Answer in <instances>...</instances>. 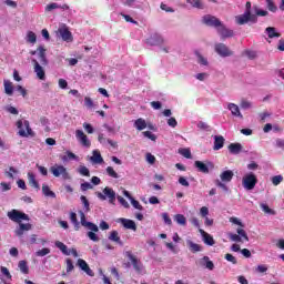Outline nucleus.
Here are the masks:
<instances>
[{"label":"nucleus","mask_w":284,"mask_h":284,"mask_svg":"<svg viewBox=\"0 0 284 284\" xmlns=\"http://www.w3.org/2000/svg\"><path fill=\"white\" fill-rule=\"evenodd\" d=\"M55 247H58V250L61 251L65 256H70V251H68V246L63 242L57 241Z\"/></svg>","instance_id":"obj_34"},{"label":"nucleus","mask_w":284,"mask_h":284,"mask_svg":"<svg viewBox=\"0 0 284 284\" xmlns=\"http://www.w3.org/2000/svg\"><path fill=\"white\" fill-rule=\"evenodd\" d=\"M98 197H100L101 201H105V199L109 197V203H114V201H116V193L114 190L106 186L104 187L103 193H98Z\"/></svg>","instance_id":"obj_11"},{"label":"nucleus","mask_w":284,"mask_h":284,"mask_svg":"<svg viewBox=\"0 0 284 284\" xmlns=\"http://www.w3.org/2000/svg\"><path fill=\"white\" fill-rule=\"evenodd\" d=\"M80 187H81L82 192H88V190H92L93 186L89 182H84V183L81 184Z\"/></svg>","instance_id":"obj_60"},{"label":"nucleus","mask_w":284,"mask_h":284,"mask_svg":"<svg viewBox=\"0 0 284 284\" xmlns=\"http://www.w3.org/2000/svg\"><path fill=\"white\" fill-rule=\"evenodd\" d=\"M265 32L267 33L268 39H280L281 33L276 32V28L268 27L265 29Z\"/></svg>","instance_id":"obj_27"},{"label":"nucleus","mask_w":284,"mask_h":284,"mask_svg":"<svg viewBox=\"0 0 284 284\" xmlns=\"http://www.w3.org/2000/svg\"><path fill=\"white\" fill-rule=\"evenodd\" d=\"M14 174H19V171L14 169V166H10L9 171L6 172V176H8V179H14Z\"/></svg>","instance_id":"obj_43"},{"label":"nucleus","mask_w":284,"mask_h":284,"mask_svg":"<svg viewBox=\"0 0 284 284\" xmlns=\"http://www.w3.org/2000/svg\"><path fill=\"white\" fill-rule=\"evenodd\" d=\"M1 273H2L3 276H6L7 278H12V275L10 274V271H9L8 267H6V266H1Z\"/></svg>","instance_id":"obj_63"},{"label":"nucleus","mask_w":284,"mask_h":284,"mask_svg":"<svg viewBox=\"0 0 284 284\" xmlns=\"http://www.w3.org/2000/svg\"><path fill=\"white\" fill-rule=\"evenodd\" d=\"M131 205H133V207H135V210H143V205H141V203L136 200L131 199Z\"/></svg>","instance_id":"obj_61"},{"label":"nucleus","mask_w":284,"mask_h":284,"mask_svg":"<svg viewBox=\"0 0 284 284\" xmlns=\"http://www.w3.org/2000/svg\"><path fill=\"white\" fill-rule=\"evenodd\" d=\"M51 174L55 176V179H59V176H62L64 181H70V173L68 172V169L61 164H54L50 168Z\"/></svg>","instance_id":"obj_2"},{"label":"nucleus","mask_w":284,"mask_h":284,"mask_svg":"<svg viewBox=\"0 0 284 284\" xmlns=\"http://www.w3.org/2000/svg\"><path fill=\"white\" fill-rule=\"evenodd\" d=\"M272 183L273 185H281L283 183V178L282 175H275L272 178Z\"/></svg>","instance_id":"obj_55"},{"label":"nucleus","mask_w":284,"mask_h":284,"mask_svg":"<svg viewBox=\"0 0 284 284\" xmlns=\"http://www.w3.org/2000/svg\"><path fill=\"white\" fill-rule=\"evenodd\" d=\"M200 234L203 237V242L205 245H214L216 242L214 241V237L210 235L207 232H205L203 229H200Z\"/></svg>","instance_id":"obj_19"},{"label":"nucleus","mask_w":284,"mask_h":284,"mask_svg":"<svg viewBox=\"0 0 284 284\" xmlns=\"http://www.w3.org/2000/svg\"><path fill=\"white\" fill-rule=\"evenodd\" d=\"M174 221L179 225H187V220L185 219V215H183V214H176L174 217Z\"/></svg>","instance_id":"obj_37"},{"label":"nucleus","mask_w":284,"mask_h":284,"mask_svg":"<svg viewBox=\"0 0 284 284\" xmlns=\"http://www.w3.org/2000/svg\"><path fill=\"white\" fill-rule=\"evenodd\" d=\"M30 54L34 57V54H38L40 59V65H48V58L45 57V48L43 45L38 47L37 50L30 51Z\"/></svg>","instance_id":"obj_12"},{"label":"nucleus","mask_w":284,"mask_h":284,"mask_svg":"<svg viewBox=\"0 0 284 284\" xmlns=\"http://www.w3.org/2000/svg\"><path fill=\"white\" fill-rule=\"evenodd\" d=\"M225 258L229 261V263H233V265H236L237 263L236 257L230 253L225 254Z\"/></svg>","instance_id":"obj_59"},{"label":"nucleus","mask_w":284,"mask_h":284,"mask_svg":"<svg viewBox=\"0 0 284 284\" xmlns=\"http://www.w3.org/2000/svg\"><path fill=\"white\" fill-rule=\"evenodd\" d=\"M143 136L146 139H150L151 141H156V135L152 133V131H144Z\"/></svg>","instance_id":"obj_57"},{"label":"nucleus","mask_w":284,"mask_h":284,"mask_svg":"<svg viewBox=\"0 0 284 284\" xmlns=\"http://www.w3.org/2000/svg\"><path fill=\"white\" fill-rule=\"evenodd\" d=\"M202 23H204V26H209V28H216V30H219L221 28V26L223 24V22H221L219 20V18L212 16V14H206L202 18Z\"/></svg>","instance_id":"obj_6"},{"label":"nucleus","mask_w":284,"mask_h":284,"mask_svg":"<svg viewBox=\"0 0 284 284\" xmlns=\"http://www.w3.org/2000/svg\"><path fill=\"white\" fill-rule=\"evenodd\" d=\"M194 168H196L197 172H201L202 174H210V170H214V163L210 161L205 163L202 161H195Z\"/></svg>","instance_id":"obj_8"},{"label":"nucleus","mask_w":284,"mask_h":284,"mask_svg":"<svg viewBox=\"0 0 284 284\" xmlns=\"http://www.w3.org/2000/svg\"><path fill=\"white\" fill-rule=\"evenodd\" d=\"M134 128H136V130H139V131L145 130L148 128V123L145 122V120L143 118H139L134 122Z\"/></svg>","instance_id":"obj_33"},{"label":"nucleus","mask_w":284,"mask_h":284,"mask_svg":"<svg viewBox=\"0 0 284 284\" xmlns=\"http://www.w3.org/2000/svg\"><path fill=\"white\" fill-rule=\"evenodd\" d=\"M229 110L233 114V116H239L240 119H243V114H241V110L239 109V105L234 103L229 104Z\"/></svg>","instance_id":"obj_29"},{"label":"nucleus","mask_w":284,"mask_h":284,"mask_svg":"<svg viewBox=\"0 0 284 284\" xmlns=\"http://www.w3.org/2000/svg\"><path fill=\"white\" fill-rule=\"evenodd\" d=\"M88 237L90 239V241L99 243V236L97 235V233H94V231L88 232Z\"/></svg>","instance_id":"obj_54"},{"label":"nucleus","mask_w":284,"mask_h":284,"mask_svg":"<svg viewBox=\"0 0 284 284\" xmlns=\"http://www.w3.org/2000/svg\"><path fill=\"white\" fill-rule=\"evenodd\" d=\"M215 52L220 54V57H232V51L223 43L215 44Z\"/></svg>","instance_id":"obj_14"},{"label":"nucleus","mask_w":284,"mask_h":284,"mask_svg":"<svg viewBox=\"0 0 284 284\" xmlns=\"http://www.w3.org/2000/svg\"><path fill=\"white\" fill-rule=\"evenodd\" d=\"M128 258H130L133 270H135L136 274H143L145 272V266H143V263L141 260L136 258L132 253L128 252L126 253Z\"/></svg>","instance_id":"obj_7"},{"label":"nucleus","mask_w":284,"mask_h":284,"mask_svg":"<svg viewBox=\"0 0 284 284\" xmlns=\"http://www.w3.org/2000/svg\"><path fill=\"white\" fill-rule=\"evenodd\" d=\"M92 163L101 164L103 163V156H101V152L94 150L93 155L91 156Z\"/></svg>","instance_id":"obj_35"},{"label":"nucleus","mask_w":284,"mask_h":284,"mask_svg":"<svg viewBox=\"0 0 284 284\" xmlns=\"http://www.w3.org/2000/svg\"><path fill=\"white\" fill-rule=\"evenodd\" d=\"M30 230H32V224L30 223L23 224L20 222L19 227L16 230V234L17 236H23V233L30 232Z\"/></svg>","instance_id":"obj_20"},{"label":"nucleus","mask_w":284,"mask_h":284,"mask_svg":"<svg viewBox=\"0 0 284 284\" xmlns=\"http://www.w3.org/2000/svg\"><path fill=\"white\" fill-rule=\"evenodd\" d=\"M217 33L222 39H232V37H234V31L232 29H227L223 23L217 29Z\"/></svg>","instance_id":"obj_15"},{"label":"nucleus","mask_w":284,"mask_h":284,"mask_svg":"<svg viewBox=\"0 0 284 284\" xmlns=\"http://www.w3.org/2000/svg\"><path fill=\"white\" fill-rule=\"evenodd\" d=\"M78 172L81 176H87V178H90V169H88V166H84V165H80L78 168Z\"/></svg>","instance_id":"obj_38"},{"label":"nucleus","mask_w":284,"mask_h":284,"mask_svg":"<svg viewBox=\"0 0 284 284\" xmlns=\"http://www.w3.org/2000/svg\"><path fill=\"white\" fill-rule=\"evenodd\" d=\"M109 241H113V243H118V245H123V242L121 241V236H119L118 231H112L110 233Z\"/></svg>","instance_id":"obj_32"},{"label":"nucleus","mask_w":284,"mask_h":284,"mask_svg":"<svg viewBox=\"0 0 284 284\" xmlns=\"http://www.w3.org/2000/svg\"><path fill=\"white\" fill-rule=\"evenodd\" d=\"M88 230H91V232H99V226H97V224L89 222L87 224Z\"/></svg>","instance_id":"obj_62"},{"label":"nucleus","mask_w":284,"mask_h":284,"mask_svg":"<svg viewBox=\"0 0 284 284\" xmlns=\"http://www.w3.org/2000/svg\"><path fill=\"white\" fill-rule=\"evenodd\" d=\"M216 187H221L224 192H230V187L226 186L225 183L221 182V180H215Z\"/></svg>","instance_id":"obj_51"},{"label":"nucleus","mask_w":284,"mask_h":284,"mask_svg":"<svg viewBox=\"0 0 284 284\" xmlns=\"http://www.w3.org/2000/svg\"><path fill=\"white\" fill-rule=\"evenodd\" d=\"M120 222L125 230H133V232H136V223L133 220L120 219Z\"/></svg>","instance_id":"obj_22"},{"label":"nucleus","mask_w":284,"mask_h":284,"mask_svg":"<svg viewBox=\"0 0 284 284\" xmlns=\"http://www.w3.org/2000/svg\"><path fill=\"white\" fill-rule=\"evenodd\" d=\"M145 159L150 165H154V163H156V158L152 155V153H146Z\"/></svg>","instance_id":"obj_56"},{"label":"nucleus","mask_w":284,"mask_h":284,"mask_svg":"<svg viewBox=\"0 0 284 284\" xmlns=\"http://www.w3.org/2000/svg\"><path fill=\"white\" fill-rule=\"evenodd\" d=\"M195 57H197V62L200 65H209L207 59L204 58L199 51H195Z\"/></svg>","instance_id":"obj_41"},{"label":"nucleus","mask_w":284,"mask_h":284,"mask_svg":"<svg viewBox=\"0 0 284 284\" xmlns=\"http://www.w3.org/2000/svg\"><path fill=\"white\" fill-rule=\"evenodd\" d=\"M106 174L108 176H111V179H119V173H116L112 166L106 168Z\"/></svg>","instance_id":"obj_42"},{"label":"nucleus","mask_w":284,"mask_h":284,"mask_svg":"<svg viewBox=\"0 0 284 284\" xmlns=\"http://www.w3.org/2000/svg\"><path fill=\"white\" fill-rule=\"evenodd\" d=\"M256 183H258V179L254 173L246 174L242 180L244 190H254V187H256Z\"/></svg>","instance_id":"obj_5"},{"label":"nucleus","mask_w":284,"mask_h":284,"mask_svg":"<svg viewBox=\"0 0 284 284\" xmlns=\"http://www.w3.org/2000/svg\"><path fill=\"white\" fill-rule=\"evenodd\" d=\"M229 151L231 154H241L243 151V145L241 143H231L229 145Z\"/></svg>","instance_id":"obj_25"},{"label":"nucleus","mask_w":284,"mask_h":284,"mask_svg":"<svg viewBox=\"0 0 284 284\" xmlns=\"http://www.w3.org/2000/svg\"><path fill=\"white\" fill-rule=\"evenodd\" d=\"M75 136H77L78 141H80L81 145H83L84 148H90V145H91L90 140H88V135H85V133H83V131L77 130Z\"/></svg>","instance_id":"obj_16"},{"label":"nucleus","mask_w":284,"mask_h":284,"mask_svg":"<svg viewBox=\"0 0 284 284\" xmlns=\"http://www.w3.org/2000/svg\"><path fill=\"white\" fill-rule=\"evenodd\" d=\"M58 34L61 37L62 41H65L67 43H71L73 41L72 32L68 28V26L63 24L58 29Z\"/></svg>","instance_id":"obj_10"},{"label":"nucleus","mask_w":284,"mask_h":284,"mask_svg":"<svg viewBox=\"0 0 284 284\" xmlns=\"http://www.w3.org/2000/svg\"><path fill=\"white\" fill-rule=\"evenodd\" d=\"M7 215L8 219H10V221H13V223H21V221H30V216H28V214L17 209L9 211Z\"/></svg>","instance_id":"obj_4"},{"label":"nucleus","mask_w":284,"mask_h":284,"mask_svg":"<svg viewBox=\"0 0 284 284\" xmlns=\"http://www.w3.org/2000/svg\"><path fill=\"white\" fill-rule=\"evenodd\" d=\"M186 245L190 252H192L193 254H196V252H201L203 250V246H201V244H196L192 242V240L186 241Z\"/></svg>","instance_id":"obj_24"},{"label":"nucleus","mask_w":284,"mask_h":284,"mask_svg":"<svg viewBox=\"0 0 284 284\" xmlns=\"http://www.w3.org/2000/svg\"><path fill=\"white\" fill-rule=\"evenodd\" d=\"M265 1H266L267 9L270 10V12H276V10H278L276 4L274 3V0H265Z\"/></svg>","instance_id":"obj_45"},{"label":"nucleus","mask_w":284,"mask_h":284,"mask_svg":"<svg viewBox=\"0 0 284 284\" xmlns=\"http://www.w3.org/2000/svg\"><path fill=\"white\" fill-rule=\"evenodd\" d=\"M256 23L258 21V18L256 14H252L250 11H245L243 14L235 17V22L237 26H245V23Z\"/></svg>","instance_id":"obj_3"},{"label":"nucleus","mask_w":284,"mask_h":284,"mask_svg":"<svg viewBox=\"0 0 284 284\" xmlns=\"http://www.w3.org/2000/svg\"><path fill=\"white\" fill-rule=\"evenodd\" d=\"M28 179H29V184L31 185V187H34L36 190H41V186L39 185V182L37 181L34 173L29 172Z\"/></svg>","instance_id":"obj_26"},{"label":"nucleus","mask_w":284,"mask_h":284,"mask_svg":"<svg viewBox=\"0 0 284 284\" xmlns=\"http://www.w3.org/2000/svg\"><path fill=\"white\" fill-rule=\"evenodd\" d=\"M151 106L153 108V110H161V108H163V104L159 101H152Z\"/></svg>","instance_id":"obj_64"},{"label":"nucleus","mask_w":284,"mask_h":284,"mask_svg":"<svg viewBox=\"0 0 284 284\" xmlns=\"http://www.w3.org/2000/svg\"><path fill=\"white\" fill-rule=\"evenodd\" d=\"M78 266L80 267V270H82V272H85V274H88V276H94V271H92V268H90V265H88V262H85V260L79 258Z\"/></svg>","instance_id":"obj_17"},{"label":"nucleus","mask_w":284,"mask_h":284,"mask_svg":"<svg viewBox=\"0 0 284 284\" xmlns=\"http://www.w3.org/2000/svg\"><path fill=\"white\" fill-rule=\"evenodd\" d=\"M200 214L203 219H206L207 217V214H210V209H207V206H202L200 209Z\"/></svg>","instance_id":"obj_58"},{"label":"nucleus","mask_w":284,"mask_h":284,"mask_svg":"<svg viewBox=\"0 0 284 284\" xmlns=\"http://www.w3.org/2000/svg\"><path fill=\"white\" fill-rule=\"evenodd\" d=\"M237 234L235 233H230L229 239L230 241H233L234 243H241L242 239L244 241H250V236H247V233L243 229H237L236 230Z\"/></svg>","instance_id":"obj_9"},{"label":"nucleus","mask_w":284,"mask_h":284,"mask_svg":"<svg viewBox=\"0 0 284 284\" xmlns=\"http://www.w3.org/2000/svg\"><path fill=\"white\" fill-rule=\"evenodd\" d=\"M50 254V248L44 247L36 252V256H48Z\"/></svg>","instance_id":"obj_52"},{"label":"nucleus","mask_w":284,"mask_h":284,"mask_svg":"<svg viewBox=\"0 0 284 284\" xmlns=\"http://www.w3.org/2000/svg\"><path fill=\"white\" fill-rule=\"evenodd\" d=\"M222 183H230L234 179V172L232 170H226L220 174Z\"/></svg>","instance_id":"obj_21"},{"label":"nucleus","mask_w":284,"mask_h":284,"mask_svg":"<svg viewBox=\"0 0 284 284\" xmlns=\"http://www.w3.org/2000/svg\"><path fill=\"white\" fill-rule=\"evenodd\" d=\"M42 194L49 196L50 199H57V193L50 190V186L48 184H42Z\"/></svg>","instance_id":"obj_31"},{"label":"nucleus","mask_w":284,"mask_h":284,"mask_svg":"<svg viewBox=\"0 0 284 284\" xmlns=\"http://www.w3.org/2000/svg\"><path fill=\"white\" fill-rule=\"evenodd\" d=\"M223 145H225V138L223 135H215L213 150H222Z\"/></svg>","instance_id":"obj_23"},{"label":"nucleus","mask_w":284,"mask_h":284,"mask_svg":"<svg viewBox=\"0 0 284 284\" xmlns=\"http://www.w3.org/2000/svg\"><path fill=\"white\" fill-rule=\"evenodd\" d=\"M59 8H61V4H59L57 2L49 3L45 6L44 12H52V10H59Z\"/></svg>","instance_id":"obj_40"},{"label":"nucleus","mask_w":284,"mask_h":284,"mask_svg":"<svg viewBox=\"0 0 284 284\" xmlns=\"http://www.w3.org/2000/svg\"><path fill=\"white\" fill-rule=\"evenodd\" d=\"M80 200L84 206L85 212H90V201H88V197H85V195H81Z\"/></svg>","instance_id":"obj_46"},{"label":"nucleus","mask_w":284,"mask_h":284,"mask_svg":"<svg viewBox=\"0 0 284 284\" xmlns=\"http://www.w3.org/2000/svg\"><path fill=\"white\" fill-rule=\"evenodd\" d=\"M27 41L29 43H37V34L34 32H32V31H29L27 33Z\"/></svg>","instance_id":"obj_44"},{"label":"nucleus","mask_w":284,"mask_h":284,"mask_svg":"<svg viewBox=\"0 0 284 284\" xmlns=\"http://www.w3.org/2000/svg\"><path fill=\"white\" fill-rule=\"evenodd\" d=\"M121 17H123V19L126 21V23H134L135 26H139V22L135 21L134 19H132V17H130L125 13H121Z\"/></svg>","instance_id":"obj_53"},{"label":"nucleus","mask_w":284,"mask_h":284,"mask_svg":"<svg viewBox=\"0 0 284 284\" xmlns=\"http://www.w3.org/2000/svg\"><path fill=\"white\" fill-rule=\"evenodd\" d=\"M3 84L6 94H8V97H12V94H14V87L12 85V82L4 80Z\"/></svg>","instance_id":"obj_30"},{"label":"nucleus","mask_w":284,"mask_h":284,"mask_svg":"<svg viewBox=\"0 0 284 284\" xmlns=\"http://www.w3.org/2000/svg\"><path fill=\"white\" fill-rule=\"evenodd\" d=\"M32 64L38 79H40V81H45V70L43 69V64H40L37 59L32 60Z\"/></svg>","instance_id":"obj_13"},{"label":"nucleus","mask_w":284,"mask_h":284,"mask_svg":"<svg viewBox=\"0 0 284 284\" xmlns=\"http://www.w3.org/2000/svg\"><path fill=\"white\" fill-rule=\"evenodd\" d=\"M202 261H205V267L206 270H214V262L210 261L209 256H204Z\"/></svg>","instance_id":"obj_50"},{"label":"nucleus","mask_w":284,"mask_h":284,"mask_svg":"<svg viewBox=\"0 0 284 284\" xmlns=\"http://www.w3.org/2000/svg\"><path fill=\"white\" fill-rule=\"evenodd\" d=\"M197 128H199V130H203L204 132H210V130H211L210 125L203 121H200L197 123Z\"/></svg>","instance_id":"obj_49"},{"label":"nucleus","mask_w":284,"mask_h":284,"mask_svg":"<svg viewBox=\"0 0 284 284\" xmlns=\"http://www.w3.org/2000/svg\"><path fill=\"white\" fill-rule=\"evenodd\" d=\"M70 221L73 224L75 232H79V230H81V223L77 219V213H74V212L70 213Z\"/></svg>","instance_id":"obj_28"},{"label":"nucleus","mask_w":284,"mask_h":284,"mask_svg":"<svg viewBox=\"0 0 284 284\" xmlns=\"http://www.w3.org/2000/svg\"><path fill=\"white\" fill-rule=\"evenodd\" d=\"M146 43L148 45H163V43H165V40H163V37L154 34L146 39Z\"/></svg>","instance_id":"obj_18"},{"label":"nucleus","mask_w":284,"mask_h":284,"mask_svg":"<svg viewBox=\"0 0 284 284\" xmlns=\"http://www.w3.org/2000/svg\"><path fill=\"white\" fill-rule=\"evenodd\" d=\"M16 126L19 130L18 135L22 136V139H28L29 136L33 139V136H37V133H34V131L30 126V121L28 120H23V119L18 120L16 122Z\"/></svg>","instance_id":"obj_1"},{"label":"nucleus","mask_w":284,"mask_h":284,"mask_svg":"<svg viewBox=\"0 0 284 284\" xmlns=\"http://www.w3.org/2000/svg\"><path fill=\"white\" fill-rule=\"evenodd\" d=\"M18 267L22 272V274H30V267H28V262L23 260L20 261Z\"/></svg>","instance_id":"obj_36"},{"label":"nucleus","mask_w":284,"mask_h":284,"mask_svg":"<svg viewBox=\"0 0 284 284\" xmlns=\"http://www.w3.org/2000/svg\"><path fill=\"white\" fill-rule=\"evenodd\" d=\"M65 263H67V274H70V272L74 271V263L72 262L71 258H67Z\"/></svg>","instance_id":"obj_48"},{"label":"nucleus","mask_w":284,"mask_h":284,"mask_svg":"<svg viewBox=\"0 0 284 284\" xmlns=\"http://www.w3.org/2000/svg\"><path fill=\"white\" fill-rule=\"evenodd\" d=\"M186 2L193 8H197V10H203V2L201 0H186Z\"/></svg>","instance_id":"obj_39"},{"label":"nucleus","mask_w":284,"mask_h":284,"mask_svg":"<svg viewBox=\"0 0 284 284\" xmlns=\"http://www.w3.org/2000/svg\"><path fill=\"white\" fill-rule=\"evenodd\" d=\"M179 152L184 159H192V151L190 149H181Z\"/></svg>","instance_id":"obj_47"}]
</instances>
